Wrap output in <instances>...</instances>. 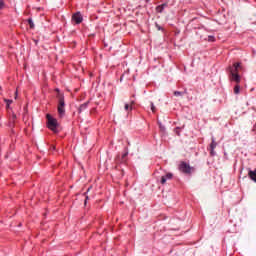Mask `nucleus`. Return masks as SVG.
<instances>
[{
	"label": "nucleus",
	"instance_id": "f257e3e1",
	"mask_svg": "<svg viewBox=\"0 0 256 256\" xmlns=\"http://www.w3.org/2000/svg\"><path fill=\"white\" fill-rule=\"evenodd\" d=\"M241 69V63L237 62L234 63L233 67L229 68V79L230 81H234L237 83L234 87V94L239 95L241 91V86H239V83H241V76L239 75V70Z\"/></svg>",
	"mask_w": 256,
	"mask_h": 256
},
{
	"label": "nucleus",
	"instance_id": "f03ea898",
	"mask_svg": "<svg viewBox=\"0 0 256 256\" xmlns=\"http://www.w3.org/2000/svg\"><path fill=\"white\" fill-rule=\"evenodd\" d=\"M178 169L179 171H181V173H184L185 175H191L193 171H195L194 167H191V165L184 161L180 162Z\"/></svg>",
	"mask_w": 256,
	"mask_h": 256
},
{
	"label": "nucleus",
	"instance_id": "7ed1b4c3",
	"mask_svg": "<svg viewBox=\"0 0 256 256\" xmlns=\"http://www.w3.org/2000/svg\"><path fill=\"white\" fill-rule=\"evenodd\" d=\"M47 121H48V128H50L53 133H57V127H59V123L57 122V119L53 118L51 114H47Z\"/></svg>",
	"mask_w": 256,
	"mask_h": 256
},
{
	"label": "nucleus",
	"instance_id": "20e7f679",
	"mask_svg": "<svg viewBox=\"0 0 256 256\" xmlns=\"http://www.w3.org/2000/svg\"><path fill=\"white\" fill-rule=\"evenodd\" d=\"M72 21H75L77 25H79V23L83 22V16L80 12H78L72 16Z\"/></svg>",
	"mask_w": 256,
	"mask_h": 256
},
{
	"label": "nucleus",
	"instance_id": "39448f33",
	"mask_svg": "<svg viewBox=\"0 0 256 256\" xmlns=\"http://www.w3.org/2000/svg\"><path fill=\"white\" fill-rule=\"evenodd\" d=\"M216 147H217V142H215V138H212V142L210 144V155H211V157H215Z\"/></svg>",
	"mask_w": 256,
	"mask_h": 256
},
{
	"label": "nucleus",
	"instance_id": "423d86ee",
	"mask_svg": "<svg viewBox=\"0 0 256 256\" xmlns=\"http://www.w3.org/2000/svg\"><path fill=\"white\" fill-rule=\"evenodd\" d=\"M58 107H65V97L63 96V94L59 93L58 94Z\"/></svg>",
	"mask_w": 256,
	"mask_h": 256
},
{
	"label": "nucleus",
	"instance_id": "0eeeda50",
	"mask_svg": "<svg viewBox=\"0 0 256 256\" xmlns=\"http://www.w3.org/2000/svg\"><path fill=\"white\" fill-rule=\"evenodd\" d=\"M167 179H173V174L168 173L165 176L161 177V184L165 185V183H167Z\"/></svg>",
	"mask_w": 256,
	"mask_h": 256
},
{
	"label": "nucleus",
	"instance_id": "6e6552de",
	"mask_svg": "<svg viewBox=\"0 0 256 256\" xmlns=\"http://www.w3.org/2000/svg\"><path fill=\"white\" fill-rule=\"evenodd\" d=\"M58 115L59 117H64L65 116V106H58Z\"/></svg>",
	"mask_w": 256,
	"mask_h": 256
},
{
	"label": "nucleus",
	"instance_id": "1a4fd4ad",
	"mask_svg": "<svg viewBox=\"0 0 256 256\" xmlns=\"http://www.w3.org/2000/svg\"><path fill=\"white\" fill-rule=\"evenodd\" d=\"M248 176L250 177V179H251L252 181H254V182L256 183V171L249 170Z\"/></svg>",
	"mask_w": 256,
	"mask_h": 256
},
{
	"label": "nucleus",
	"instance_id": "9d476101",
	"mask_svg": "<svg viewBox=\"0 0 256 256\" xmlns=\"http://www.w3.org/2000/svg\"><path fill=\"white\" fill-rule=\"evenodd\" d=\"M183 95H187V89H185L183 92L181 91H174L175 97H183Z\"/></svg>",
	"mask_w": 256,
	"mask_h": 256
},
{
	"label": "nucleus",
	"instance_id": "9b49d317",
	"mask_svg": "<svg viewBox=\"0 0 256 256\" xmlns=\"http://www.w3.org/2000/svg\"><path fill=\"white\" fill-rule=\"evenodd\" d=\"M87 107H89V102L81 104L80 107H79V110H78L79 113L85 111V109H87Z\"/></svg>",
	"mask_w": 256,
	"mask_h": 256
},
{
	"label": "nucleus",
	"instance_id": "f8f14e48",
	"mask_svg": "<svg viewBox=\"0 0 256 256\" xmlns=\"http://www.w3.org/2000/svg\"><path fill=\"white\" fill-rule=\"evenodd\" d=\"M165 7H167V4H162V5H160V6H157V7H156V11H157L158 13H163V9H165Z\"/></svg>",
	"mask_w": 256,
	"mask_h": 256
},
{
	"label": "nucleus",
	"instance_id": "ddd939ff",
	"mask_svg": "<svg viewBox=\"0 0 256 256\" xmlns=\"http://www.w3.org/2000/svg\"><path fill=\"white\" fill-rule=\"evenodd\" d=\"M28 24L30 26V29H35V24L33 23V19L29 18L28 19Z\"/></svg>",
	"mask_w": 256,
	"mask_h": 256
},
{
	"label": "nucleus",
	"instance_id": "4468645a",
	"mask_svg": "<svg viewBox=\"0 0 256 256\" xmlns=\"http://www.w3.org/2000/svg\"><path fill=\"white\" fill-rule=\"evenodd\" d=\"M124 109L129 113V111H133V106H130L129 104H125Z\"/></svg>",
	"mask_w": 256,
	"mask_h": 256
},
{
	"label": "nucleus",
	"instance_id": "2eb2a0df",
	"mask_svg": "<svg viewBox=\"0 0 256 256\" xmlns=\"http://www.w3.org/2000/svg\"><path fill=\"white\" fill-rule=\"evenodd\" d=\"M4 101L6 102V108L9 109L11 103H13V100L4 99Z\"/></svg>",
	"mask_w": 256,
	"mask_h": 256
},
{
	"label": "nucleus",
	"instance_id": "dca6fc26",
	"mask_svg": "<svg viewBox=\"0 0 256 256\" xmlns=\"http://www.w3.org/2000/svg\"><path fill=\"white\" fill-rule=\"evenodd\" d=\"M150 107H151L152 113H156L157 108L155 107V104H153V102H150Z\"/></svg>",
	"mask_w": 256,
	"mask_h": 256
},
{
	"label": "nucleus",
	"instance_id": "f3484780",
	"mask_svg": "<svg viewBox=\"0 0 256 256\" xmlns=\"http://www.w3.org/2000/svg\"><path fill=\"white\" fill-rule=\"evenodd\" d=\"M4 6H5V2H3V0H0V9H3Z\"/></svg>",
	"mask_w": 256,
	"mask_h": 256
},
{
	"label": "nucleus",
	"instance_id": "a211bd4d",
	"mask_svg": "<svg viewBox=\"0 0 256 256\" xmlns=\"http://www.w3.org/2000/svg\"><path fill=\"white\" fill-rule=\"evenodd\" d=\"M208 41H215V36H208Z\"/></svg>",
	"mask_w": 256,
	"mask_h": 256
},
{
	"label": "nucleus",
	"instance_id": "6ab92c4d",
	"mask_svg": "<svg viewBox=\"0 0 256 256\" xmlns=\"http://www.w3.org/2000/svg\"><path fill=\"white\" fill-rule=\"evenodd\" d=\"M156 27H157V29H158V31H161V26H159V24H156Z\"/></svg>",
	"mask_w": 256,
	"mask_h": 256
},
{
	"label": "nucleus",
	"instance_id": "aec40b11",
	"mask_svg": "<svg viewBox=\"0 0 256 256\" xmlns=\"http://www.w3.org/2000/svg\"><path fill=\"white\" fill-rule=\"evenodd\" d=\"M129 105L133 107V105H135V101L132 100Z\"/></svg>",
	"mask_w": 256,
	"mask_h": 256
},
{
	"label": "nucleus",
	"instance_id": "412c9836",
	"mask_svg": "<svg viewBox=\"0 0 256 256\" xmlns=\"http://www.w3.org/2000/svg\"><path fill=\"white\" fill-rule=\"evenodd\" d=\"M127 155H128V153L126 152V153H124L123 155H122V159H125V157H127Z\"/></svg>",
	"mask_w": 256,
	"mask_h": 256
},
{
	"label": "nucleus",
	"instance_id": "4be33fe9",
	"mask_svg": "<svg viewBox=\"0 0 256 256\" xmlns=\"http://www.w3.org/2000/svg\"><path fill=\"white\" fill-rule=\"evenodd\" d=\"M15 99H17V91L15 92Z\"/></svg>",
	"mask_w": 256,
	"mask_h": 256
},
{
	"label": "nucleus",
	"instance_id": "5701e85b",
	"mask_svg": "<svg viewBox=\"0 0 256 256\" xmlns=\"http://www.w3.org/2000/svg\"><path fill=\"white\" fill-rule=\"evenodd\" d=\"M121 177H123V171H122V173H121Z\"/></svg>",
	"mask_w": 256,
	"mask_h": 256
},
{
	"label": "nucleus",
	"instance_id": "b1692460",
	"mask_svg": "<svg viewBox=\"0 0 256 256\" xmlns=\"http://www.w3.org/2000/svg\"><path fill=\"white\" fill-rule=\"evenodd\" d=\"M89 199V196H86V200Z\"/></svg>",
	"mask_w": 256,
	"mask_h": 256
},
{
	"label": "nucleus",
	"instance_id": "393cba45",
	"mask_svg": "<svg viewBox=\"0 0 256 256\" xmlns=\"http://www.w3.org/2000/svg\"><path fill=\"white\" fill-rule=\"evenodd\" d=\"M161 129H163V127L160 126Z\"/></svg>",
	"mask_w": 256,
	"mask_h": 256
}]
</instances>
